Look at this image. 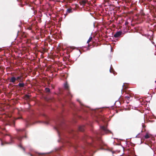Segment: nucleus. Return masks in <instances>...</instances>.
Returning a JSON list of instances; mask_svg holds the SVG:
<instances>
[{"mask_svg":"<svg viewBox=\"0 0 156 156\" xmlns=\"http://www.w3.org/2000/svg\"><path fill=\"white\" fill-rule=\"evenodd\" d=\"M21 34V36L23 37H25V35H24V33H20Z\"/></svg>","mask_w":156,"mask_h":156,"instance_id":"obj_21","label":"nucleus"},{"mask_svg":"<svg viewBox=\"0 0 156 156\" xmlns=\"http://www.w3.org/2000/svg\"><path fill=\"white\" fill-rule=\"evenodd\" d=\"M19 146L24 151H25V148L24 147H23L22 146V145L20 144L19 145Z\"/></svg>","mask_w":156,"mask_h":156,"instance_id":"obj_20","label":"nucleus"},{"mask_svg":"<svg viewBox=\"0 0 156 156\" xmlns=\"http://www.w3.org/2000/svg\"><path fill=\"white\" fill-rule=\"evenodd\" d=\"M10 140H11V142H12V138L11 136H10Z\"/></svg>","mask_w":156,"mask_h":156,"instance_id":"obj_24","label":"nucleus"},{"mask_svg":"<svg viewBox=\"0 0 156 156\" xmlns=\"http://www.w3.org/2000/svg\"><path fill=\"white\" fill-rule=\"evenodd\" d=\"M87 147L84 148V149H85L86 151L87 150L89 147L90 146L93 147H95L96 146V145H99L101 146H103L106 145V144L101 139H99L98 144H94V143L93 144L88 143L87 144Z\"/></svg>","mask_w":156,"mask_h":156,"instance_id":"obj_1","label":"nucleus"},{"mask_svg":"<svg viewBox=\"0 0 156 156\" xmlns=\"http://www.w3.org/2000/svg\"><path fill=\"white\" fill-rule=\"evenodd\" d=\"M16 80V77L14 76H13L9 80V82L15 83V82Z\"/></svg>","mask_w":156,"mask_h":156,"instance_id":"obj_7","label":"nucleus"},{"mask_svg":"<svg viewBox=\"0 0 156 156\" xmlns=\"http://www.w3.org/2000/svg\"><path fill=\"white\" fill-rule=\"evenodd\" d=\"M126 102L127 103H129V102H128L127 101H126Z\"/></svg>","mask_w":156,"mask_h":156,"instance_id":"obj_30","label":"nucleus"},{"mask_svg":"<svg viewBox=\"0 0 156 156\" xmlns=\"http://www.w3.org/2000/svg\"><path fill=\"white\" fill-rule=\"evenodd\" d=\"M45 91L47 93H49L50 92V89L49 88L46 87L45 89Z\"/></svg>","mask_w":156,"mask_h":156,"instance_id":"obj_16","label":"nucleus"},{"mask_svg":"<svg viewBox=\"0 0 156 156\" xmlns=\"http://www.w3.org/2000/svg\"><path fill=\"white\" fill-rule=\"evenodd\" d=\"M150 137V136L148 133H147L144 136V138L146 139H147Z\"/></svg>","mask_w":156,"mask_h":156,"instance_id":"obj_15","label":"nucleus"},{"mask_svg":"<svg viewBox=\"0 0 156 156\" xmlns=\"http://www.w3.org/2000/svg\"><path fill=\"white\" fill-rule=\"evenodd\" d=\"M86 3V1L85 0H83L81 2V5H84Z\"/></svg>","mask_w":156,"mask_h":156,"instance_id":"obj_18","label":"nucleus"},{"mask_svg":"<svg viewBox=\"0 0 156 156\" xmlns=\"http://www.w3.org/2000/svg\"><path fill=\"white\" fill-rule=\"evenodd\" d=\"M48 49L45 47L42 48V49L40 51V52L44 54L45 52H47L48 51Z\"/></svg>","mask_w":156,"mask_h":156,"instance_id":"obj_6","label":"nucleus"},{"mask_svg":"<svg viewBox=\"0 0 156 156\" xmlns=\"http://www.w3.org/2000/svg\"><path fill=\"white\" fill-rule=\"evenodd\" d=\"M122 33L121 31H118L114 35V37L116 38L118 37L121 35Z\"/></svg>","mask_w":156,"mask_h":156,"instance_id":"obj_4","label":"nucleus"},{"mask_svg":"<svg viewBox=\"0 0 156 156\" xmlns=\"http://www.w3.org/2000/svg\"><path fill=\"white\" fill-rule=\"evenodd\" d=\"M112 70H112V69H110V72L111 73H112Z\"/></svg>","mask_w":156,"mask_h":156,"instance_id":"obj_28","label":"nucleus"},{"mask_svg":"<svg viewBox=\"0 0 156 156\" xmlns=\"http://www.w3.org/2000/svg\"><path fill=\"white\" fill-rule=\"evenodd\" d=\"M25 135H26V133H25ZM27 136L26 135H25V136H17V138L19 140H20V141H21L22 140V139L24 138H27Z\"/></svg>","mask_w":156,"mask_h":156,"instance_id":"obj_9","label":"nucleus"},{"mask_svg":"<svg viewBox=\"0 0 156 156\" xmlns=\"http://www.w3.org/2000/svg\"><path fill=\"white\" fill-rule=\"evenodd\" d=\"M130 96H131L130 95L127 94V95L125 96V98L127 100H129L130 97Z\"/></svg>","mask_w":156,"mask_h":156,"instance_id":"obj_14","label":"nucleus"},{"mask_svg":"<svg viewBox=\"0 0 156 156\" xmlns=\"http://www.w3.org/2000/svg\"><path fill=\"white\" fill-rule=\"evenodd\" d=\"M38 154L40 155H41V154H42V153H38Z\"/></svg>","mask_w":156,"mask_h":156,"instance_id":"obj_27","label":"nucleus"},{"mask_svg":"<svg viewBox=\"0 0 156 156\" xmlns=\"http://www.w3.org/2000/svg\"><path fill=\"white\" fill-rule=\"evenodd\" d=\"M92 37H90L89 38V39L87 41V43L89 44V43H90V42L92 40ZM88 47H89L90 45H89V44H88Z\"/></svg>","mask_w":156,"mask_h":156,"instance_id":"obj_13","label":"nucleus"},{"mask_svg":"<svg viewBox=\"0 0 156 156\" xmlns=\"http://www.w3.org/2000/svg\"><path fill=\"white\" fill-rule=\"evenodd\" d=\"M55 128L58 132L61 128L60 126H58L57 127H55Z\"/></svg>","mask_w":156,"mask_h":156,"instance_id":"obj_17","label":"nucleus"},{"mask_svg":"<svg viewBox=\"0 0 156 156\" xmlns=\"http://www.w3.org/2000/svg\"><path fill=\"white\" fill-rule=\"evenodd\" d=\"M28 154L29 155H30V156H33V155L32 154H30V153H29Z\"/></svg>","mask_w":156,"mask_h":156,"instance_id":"obj_25","label":"nucleus"},{"mask_svg":"<svg viewBox=\"0 0 156 156\" xmlns=\"http://www.w3.org/2000/svg\"><path fill=\"white\" fill-rule=\"evenodd\" d=\"M79 103H80V104L81 105H83L82 104V103L81 102V101H79Z\"/></svg>","mask_w":156,"mask_h":156,"instance_id":"obj_26","label":"nucleus"},{"mask_svg":"<svg viewBox=\"0 0 156 156\" xmlns=\"http://www.w3.org/2000/svg\"><path fill=\"white\" fill-rule=\"evenodd\" d=\"M28 29L30 30H32V27H28Z\"/></svg>","mask_w":156,"mask_h":156,"instance_id":"obj_22","label":"nucleus"},{"mask_svg":"<svg viewBox=\"0 0 156 156\" xmlns=\"http://www.w3.org/2000/svg\"><path fill=\"white\" fill-rule=\"evenodd\" d=\"M29 98H30V96L27 94H26L24 96V98L26 99H28Z\"/></svg>","mask_w":156,"mask_h":156,"instance_id":"obj_19","label":"nucleus"},{"mask_svg":"<svg viewBox=\"0 0 156 156\" xmlns=\"http://www.w3.org/2000/svg\"><path fill=\"white\" fill-rule=\"evenodd\" d=\"M101 129H102L106 133H108L110 131L108 130L107 128L104 126H102L101 127Z\"/></svg>","mask_w":156,"mask_h":156,"instance_id":"obj_12","label":"nucleus"},{"mask_svg":"<svg viewBox=\"0 0 156 156\" xmlns=\"http://www.w3.org/2000/svg\"><path fill=\"white\" fill-rule=\"evenodd\" d=\"M128 22H126L125 23V24L126 25H128Z\"/></svg>","mask_w":156,"mask_h":156,"instance_id":"obj_23","label":"nucleus"},{"mask_svg":"<svg viewBox=\"0 0 156 156\" xmlns=\"http://www.w3.org/2000/svg\"><path fill=\"white\" fill-rule=\"evenodd\" d=\"M64 87L67 91V95L69 96H70L71 97H72V95L70 92V91H69V86L67 83H66L64 84Z\"/></svg>","mask_w":156,"mask_h":156,"instance_id":"obj_2","label":"nucleus"},{"mask_svg":"<svg viewBox=\"0 0 156 156\" xmlns=\"http://www.w3.org/2000/svg\"><path fill=\"white\" fill-rule=\"evenodd\" d=\"M25 85V84L23 83V81H22L21 82H19L18 84L16 85V86L20 88H21L24 87Z\"/></svg>","mask_w":156,"mask_h":156,"instance_id":"obj_3","label":"nucleus"},{"mask_svg":"<svg viewBox=\"0 0 156 156\" xmlns=\"http://www.w3.org/2000/svg\"><path fill=\"white\" fill-rule=\"evenodd\" d=\"M74 10V9L71 7L68 9H67L66 14L67 15L68 14L72 13Z\"/></svg>","mask_w":156,"mask_h":156,"instance_id":"obj_5","label":"nucleus"},{"mask_svg":"<svg viewBox=\"0 0 156 156\" xmlns=\"http://www.w3.org/2000/svg\"><path fill=\"white\" fill-rule=\"evenodd\" d=\"M16 130L18 132V134L19 135L20 134V132H23V131H25V129L23 128V129H16Z\"/></svg>","mask_w":156,"mask_h":156,"instance_id":"obj_8","label":"nucleus"},{"mask_svg":"<svg viewBox=\"0 0 156 156\" xmlns=\"http://www.w3.org/2000/svg\"><path fill=\"white\" fill-rule=\"evenodd\" d=\"M22 78V76H18L16 78V80H17L19 82H21L22 81H23Z\"/></svg>","mask_w":156,"mask_h":156,"instance_id":"obj_10","label":"nucleus"},{"mask_svg":"<svg viewBox=\"0 0 156 156\" xmlns=\"http://www.w3.org/2000/svg\"><path fill=\"white\" fill-rule=\"evenodd\" d=\"M8 125H11L10 123H9H9H8Z\"/></svg>","mask_w":156,"mask_h":156,"instance_id":"obj_29","label":"nucleus"},{"mask_svg":"<svg viewBox=\"0 0 156 156\" xmlns=\"http://www.w3.org/2000/svg\"><path fill=\"white\" fill-rule=\"evenodd\" d=\"M85 129V126H80L79 127L78 129L79 130L83 132L84 131Z\"/></svg>","mask_w":156,"mask_h":156,"instance_id":"obj_11","label":"nucleus"}]
</instances>
